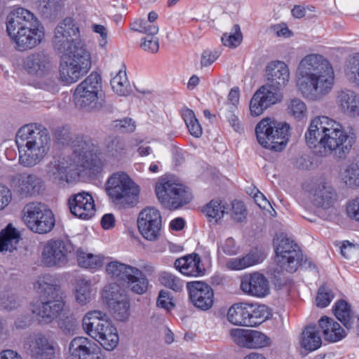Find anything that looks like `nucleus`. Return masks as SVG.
I'll list each match as a JSON object with an SVG mask.
<instances>
[{
  "label": "nucleus",
  "instance_id": "nucleus-1",
  "mask_svg": "<svg viewBox=\"0 0 359 359\" xmlns=\"http://www.w3.org/2000/svg\"><path fill=\"white\" fill-rule=\"evenodd\" d=\"M305 140L315 154H332L337 159L346 158L355 143V137L348 135L339 123L325 116H317L311 121Z\"/></svg>",
  "mask_w": 359,
  "mask_h": 359
},
{
  "label": "nucleus",
  "instance_id": "nucleus-2",
  "mask_svg": "<svg viewBox=\"0 0 359 359\" xmlns=\"http://www.w3.org/2000/svg\"><path fill=\"white\" fill-rule=\"evenodd\" d=\"M297 88L303 97L320 100L328 95L334 83L331 63L320 54H309L299 62L296 73Z\"/></svg>",
  "mask_w": 359,
  "mask_h": 359
},
{
  "label": "nucleus",
  "instance_id": "nucleus-3",
  "mask_svg": "<svg viewBox=\"0 0 359 359\" xmlns=\"http://www.w3.org/2000/svg\"><path fill=\"white\" fill-rule=\"evenodd\" d=\"M35 287L40 295V299L32 305V312L39 324L49 325L56 320L67 308L59 280L46 274L39 278Z\"/></svg>",
  "mask_w": 359,
  "mask_h": 359
},
{
  "label": "nucleus",
  "instance_id": "nucleus-4",
  "mask_svg": "<svg viewBox=\"0 0 359 359\" xmlns=\"http://www.w3.org/2000/svg\"><path fill=\"white\" fill-rule=\"evenodd\" d=\"M50 142L49 133L43 126L32 123L21 127L15 137L20 163L27 168L38 164L47 154Z\"/></svg>",
  "mask_w": 359,
  "mask_h": 359
},
{
  "label": "nucleus",
  "instance_id": "nucleus-5",
  "mask_svg": "<svg viewBox=\"0 0 359 359\" xmlns=\"http://www.w3.org/2000/svg\"><path fill=\"white\" fill-rule=\"evenodd\" d=\"M85 332L96 340L107 351H113L118 345L119 337L116 328L108 316L99 310L88 311L83 318Z\"/></svg>",
  "mask_w": 359,
  "mask_h": 359
},
{
  "label": "nucleus",
  "instance_id": "nucleus-6",
  "mask_svg": "<svg viewBox=\"0 0 359 359\" xmlns=\"http://www.w3.org/2000/svg\"><path fill=\"white\" fill-rule=\"evenodd\" d=\"M105 191L113 203L123 208L133 207L138 201L139 186L125 172H114L105 184Z\"/></svg>",
  "mask_w": 359,
  "mask_h": 359
},
{
  "label": "nucleus",
  "instance_id": "nucleus-7",
  "mask_svg": "<svg viewBox=\"0 0 359 359\" xmlns=\"http://www.w3.org/2000/svg\"><path fill=\"white\" fill-rule=\"evenodd\" d=\"M290 126L286 123L265 118L259 121L255 133L259 144L275 151H281L289 140Z\"/></svg>",
  "mask_w": 359,
  "mask_h": 359
},
{
  "label": "nucleus",
  "instance_id": "nucleus-8",
  "mask_svg": "<svg viewBox=\"0 0 359 359\" xmlns=\"http://www.w3.org/2000/svg\"><path fill=\"white\" fill-rule=\"evenodd\" d=\"M60 65V78L66 83H72L86 74L91 67L90 55L85 48L75 53L63 55Z\"/></svg>",
  "mask_w": 359,
  "mask_h": 359
},
{
  "label": "nucleus",
  "instance_id": "nucleus-9",
  "mask_svg": "<svg viewBox=\"0 0 359 359\" xmlns=\"http://www.w3.org/2000/svg\"><path fill=\"white\" fill-rule=\"evenodd\" d=\"M100 88L101 76L93 72L76 88L74 94L76 106L89 112L100 110L102 108V102L98 101Z\"/></svg>",
  "mask_w": 359,
  "mask_h": 359
},
{
  "label": "nucleus",
  "instance_id": "nucleus-10",
  "mask_svg": "<svg viewBox=\"0 0 359 359\" xmlns=\"http://www.w3.org/2000/svg\"><path fill=\"white\" fill-rule=\"evenodd\" d=\"M22 212L24 223L34 233H46L55 226L54 215L43 203H29L23 208Z\"/></svg>",
  "mask_w": 359,
  "mask_h": 359
},
{
  "label": "nucleus",
  "instance_id": "nucleus-11",
  "mask_svg": "<svg viewBox=\"0 0 359 359\" xmlns=\"http://www.w3.org/2000/svg\"><path fill=\"white\" fill-rule=\"evenodd\" d=\"M79 29L72 18H65L55 29L53 44L55 50L62 55L75 53L79 47L85 48L79 39Z\"/></svg>",
  "mask_w": 359,
  "mask_h": 359
},
{
  "label": "nucleus",
  "instance_id": "nucleus-12",
  "mask_svg": "<svg viewBox=\"0 0 359 359\" xmlns=\"http://www.w3.org/2000/svg\"><path fill=\"white\" fill-rule=\"evenodd\" d=\"M155 191L159 202L169 209L176 210L192 199L189 189L171 180H159L156 184Z\"/></svg>",
  "mask_w": 359,
  "mask_h": 359
},
{
  "label": "nucleus",
  "instance_id": "nucleus-13",
  "mask_svg": "<svg viewBox=\"0 0 359 359\" xmlns=\"http://www.w3.org/2000/svg\"><path fill=\"white\" fill-rule=\"evenodd\" d=\"M75 255V246L69 241L50 239L43 246L42 262L48 267H63Z\"/></svg>",
  "mask_w": 359,
  "mask_h": 359
},
{
  "label": "nucleus",
  "instance_id": "nucleus-14",
  "mask_svg": "<svg viewBox=\"0 0 359 359\" xmlns=\"http://www.w3.org/2000/svg\"><path fill=\"white\" fill-rule=\"evenodd\" d=\"M276 252V262L285 271L294 273L297 271L302 253L294 241L281 233L273 239Z\"/></svg>",
  "mask_w": 359,
  "mask_h": 359
},
{
  "label": "nucleus",
  "instance_id": "nucleus-15",
  "mask_svg": "<svg viewBox=\"0 0 359 359\" xmlns=\"http://www.w3.org/2000/svg\"><path fill=\"white\" fill-rule=\"evenodd\" d=\"M137 227L144 239L149 241H156L160 236L162 227V218L159 210L152 207L142 210L137 218Z\"/></svg>",
  "mask_w": 359,
  "mask_h": 359
},
{
  "label": "nucleus",
  "instance_id": "nucleus-16",
  "mask_svg": "<svg viewBox=\"0 0 359 359\" xmlns=\"http://www.w3.org/2000/svg\"><path fill=\"white\" fill-rule=\"evenodd\" d=\"M13 191L21 198L39 195L43 189V181L36 175L27 172L16 173L11 177Z\"/></svg>",
  "mask_w": 359,
  "mask_h": 359
},
{
  "label": "nucleus",
  "instance_id": "nucleus-17",
  "mask_svg": "<svg viewBox=\"0 0 359 359\" xmlns=\"http://www.w3.org/2000/svg\"><path fill=\"white\" fill-rule=\"evenodd\" d=\"M110 311L114 318L119 321H126L130 316V302L118 285H111L104 291Z\"/></svg>",
  "mask_w": 359,
  "mask_h": 359
},
{
  "label": "nucleus",
  "instance_id": "nucleus-18",
  "mask_svg": "<svg viewBox=\"0 0 359 359\" xmlns=\"http://www.w3.org/2000/svg\"><path fill=\"white\" fill-rule=\"evenodd\" d=\"M74 150L78 154L77 163L85 169L89 170L93 174L101 172L102 168L96 157V147L88 138H81Z\"/></svg>",
  "mask_w": 359,
  "mask_h": 359
},
{
  "label": "nucleus",
  "instance_id": "nucleus-19",
  "mask_svg": "<svg viewBox=\"0 0 359 359\" xmlns=\"http://www.w3.org/2000/svg\"><path fill=\"white\" fill-rule=\"evenodd\" d=\"M189 297L192 304L203 311L210 309L214 302V292L207 283L201 281L187 283Z\"/></svg>",
  "mask_w": 359,
  "mask_h": 359
},
{
  "label": "nucleus",
  "instance_id": "nucleus-20",
  "mask_svg": "<svg viewBox=\"0 0 359 359\" xmlns=\"http://www.w3.org/2000/svg\"><path fill=\"white\" fill-rule=\"evenodd\" d=\"M69 353L72 359H105L100 348L84 337H76L71 341Z\"/></svg>",
  "mask_w": 359,
  "mask_h": 359
},
{
  "label": "nucleus",
  "instance_id": "nucleus-21",
  "mask_svg": "<svg viewBox=\"0 0 359 359\" xmlns=\"http://www.w3.org/2000/svg\"><path fill=\"white\" fill-rule=\"evenodd\" d=\"M29 350L32 359H54L60 347L57 342L44 334L37 333L31 339Z\"/></svg>",
  "mask_w": 359,
  "mask_h": 359
},
{
  "label": "nucleus",
  "instance_id": "nucleus-22",
  "mask_svg": "<svg viewBox=\"0 0 359 359\" xmlns=\"http://www.w3.org/2000/svg\"><path fill=\"white\" fill-rule=\"evenodd\" d=\"M230 334L233 341L241 347L259 348L271 344L269 337L257 330L237 328L231 330Z\"/></svg>",
  "mask_w": 359,
  "mask_h": 359
},
{
  "label": "nucleus",
  "instance_id": "nucleus-23",
  "mask_svg": "<svg viewBox=\"0 0 359 359\" xmlns=\"http://www.w3.org/2000/svg\"><path fill=\"white\" fill-rule=\"evenodd\" d=\"M68 205L71 213L82 219H88L95 213L94 199L88 192L72 195L68 199Z\"/></svg>",
  "mask_w": 359,
  "mask_h": 359
},
{
  "label": "nucleus",
  "instance_id": "nucleus-24",
  "mask_svg": "<svg viewBox=\"0 0 359 359\" xmlns=\"http://www.w3.org/2000/svg\"><path fill=\"white\" fill-rule=\"evenodd\" d=\"M27 28L26 30L15 31L14 34L8 33L13 40L20 51L32 49L38 46L44 36L43 27L41 24Z\"/></svg>",
  "mask_w": 359,
  "mask_h": 359
},
{
  "label": "nucleus",
  "instance_id": "nucleus-25",
  "mask_svg": "<svg viewBox=\"0 0 359 359\" xmlns=\"http://www.w3.org/2000/svg\"><path fill=\"white\" fill-rule=\"evenodd\" d=\"M41 24L33 13L22 7L11 11L6 18L7 33L14 34L15 31L26 30L29 27Z\"/></svg>",
  "mask_w": 359,
  "mask_h": 359
},
{
  "label": "nucleus",
  "instance_id": "nucleus-26",
  "mask_svg": "<svg viewBox=\"0 0 359 359\" xmlns=\"http://www.w3.org/2000/svg\"><path fill=\"white\" fill-rule=\"evenodd\" d=\"M25 67L30 75L36 78H43L50 74V57L44 50L34 52L27 57Z\"/></svg>",
  "mask_w": 359,
  "mask_h": 359
},
{
  "label": "nucleus",
  "instance_id": "nucleus-27",
  "mask_svg": "<svg viewBox=\"0 0 359 359\" xmlns=\"http://www.w3.org/2000/svg\"><path fill=\"white\" fill-rule=\"evenodd\" d=\"M309 192L311 203L318 208L328 209L337 201L336 191L331 185L325 182L313 183Z\"/></svg>",
  "mask_w": 359,
  "mask_h": 359
},
{
  "label": "nucleus",
  "instance_id": "nucleus-28",
  "mask_svg": "<svg viewBox=\"0 0 359 359\" xmlns=\"http://www.w3.org/2000/svg\"><path fill=\"white\" fill-rule=\"evenodd\" d=\"M241 288L244 293L257 297H264L270 291L268 280L258 272L244 276L241 280Z\"/></svg>",
  "mask_w": 359,
  "mask_h": 359
},
{
  "label": "nucleus",
  "instance_id": "nucleus-29",
  "mask_svg": "<svg viewBox=\"0 0 359 359\" xmlns=\"http://www.w3.org/2000/svg\"><path fill=\"white\" fill-rule=\"evenodd\" d=\"M266 77L267 83L275 89H282L289 81V68L283 62H271L266 68Z\"/></svg>",
  "mask_w": 359,
  "mask_h": 359
},
{
  "label": "nucleus",
  "instance_id": "nucleus-30",
  "mask_svg": "<svg viewBox=\"0 0 359 359\" xmlns=\"http://www.w3.org/2000/svg\"><path fill=\"white\" fill-rule=\"evenodd\" d=\"M339 109L350 117L359 116V95L350 89L339 90L336 96Z\"/></svg>",
  "mask_w": 359,
  "mask_h": 359
},
{
  "label": "nucleus",
  "instance_id": "nucleus-31",
  "mask_svg": "<svg viewBox=\"0 0 359 359\" xmlns=\"http://www.w3.org/2000/svg\"><path fill=\"white\" fill-rule=\"evenodd\" d=\"M201 262L200 256L198 254H192L177 259L174 265L182 274L197 277L204 275L205 273V268Z\"/></svg>",
  "mask_w": 359,
  "mask_h": 359
},
{
  "label": "nucleus",
  "instance_id": "nucleus-32",
  "mask_svg": "<svg viewBox=\"0 0 359 359\" xmlns=\"http://www.w3.org/2000/svg\"><path fill=\"white\" fill-rule=\"evenodd\" d=\"M265 258L266 255L262 250L255 249L242 257L229 259L226 267L231 270H242L262 262Z\"/></svg>",
  "mask_w": 359,
  "mask_h": 359
},
{
  "label": "nucleus",
  "instance_id": "nucleus-33",
  "mask_svg": "<svg viewBox=\"0 0 359 359\" xmlns=\"http://www.w3.org/2000/svg\"><path fill=\"white\" fill-rule=\"evenodd\" d=\"M318 324L325 341L336 342L346 336V331L332 318L323 316L318 320Z\"/></svg>",
  "mask_w": 359,
  "mask_h": 359
},
{
  "label": "nucleus",
  "instance_id": "nucleus-34",
  "mask_svg": "<svg viewBox=\"0 0 359 359\" xmlns=\"http://www.w3.org/2000/svg\"><path fill=\"white\" fill-rule=\"evenodd\" d=\"M300 344L308 351H314L321 346V337L316 325H309L304 328L302 332Z\"/></svg>",
  "mask_w": 359,
  "mask_h": 359
},
{
  "label": "nucleus",
  "instance_id": "nucleus-35",
  "mask_svg": "<svg viewBox=\"0 0 359 359\" xmlns=\"http://www.w3.org/2000/svg\"><path fill=\"white\" fill-rule=\"evenodd\" d=\"M339 177L345 186L351 189L359 187V160L341 168Z\"/></svg>",
  "mask_w": 359,
  "mask_h": 359
},
{
  "label": "nucleus",
  "instance_id": "nucleus-36",
  "mask_svg": "<svg viewBox=\"0 0 359 359\" xmlns=\"http://www.w3.org/2000/svg\"><path fill=\"white\" fill-rule=\"evenodd\" d=\"M332 310L335 317L347 330L353 327L355 317L351 306L347 302L343 299L337 301L334 304Z\"/></svg>",
  "mask_w": 359,
  "mask_h": 359
},
{
  "label": "nucleus",
  "instance_id": "nucleus-37",
  "mask_svg": "<svg viewBox=\"0 0 359 359\" xmlns=\"http://www.w3.org/2000/svg\"><path fill=\"white\" fill-rule=\"evenodd\" d=\"M248 308L247 303L234 304L228 310L227 318L236 325L249 327Z\"/></svg>",
  "mask_w": 359,
  "mask_h": 359
},
{
  "label": "nucleus",
  "instance_id": "nucleus-38",
  "mask_svg": "<svg viewBox=\"0 0 359 359\" xmlns=\"http://www.w3.org/2000/svg\"><path fill=\"white\" fill-rule=\"evenodd\" d=\"M20 241L19 232L10 224L0 233V251L11 252Z\"/></svg>",
  "mask_w": 359,
  "mask_h": 359
},
{
  "label": "nucleus",
  "instance_id": "nucleus-39",
  "mask_svg": "<svg viewBox=\"0 0 359 359\" xmlns=\"http://www.w3.org/2000/svg\"><path fill=\"white\" fill-rule=\"evenodd\" d=\"M135 269V267L116 261L109 262L106 266V271L109 276L123 282L128 278V276H131Z\"/></svg>",
  "mask_w": 359,
  "mask_h": 359
},
{
  "label": "nucleus",
  "instance_id": "nucleus-40",
  "mask_svg": "<svg viewBox=\"0 0 359 359\" xmlns=\"http://www.w3.org/2000/svg\"><path fill=\"white\" fill-rule=\"evenodd\" d=\"M125 282L133 292L138 294L145 293L148 289L149 281L146 276L137 268Z\"/></svg>",
  "mask_w": 359,
  "mask_h": 359
},
{
  "label": "nucleus",
  "instance_id": "nucleus-41",
  "mask_svg": "<svg viewBox=\"0 0 359 359\" xmlns=\"http://www.w3.org/2000/svg\"><path fill=\"white\" fill-rule=\"evenodd\" d=\"M78 264L86 269H97L102 266L104 257L100 255L87 253L81 249L75 252Z\"/></svg>",
  "mask_w": 359,
  "mask_h": 359
},
{
  "label": "nucleus",
  "instance_id": "nucleus-42",
  "mask_svg": "<svg viewBox=\"0 0 359 359\" xmlns=\"http://www.w3.org/2000/svg\"><path fill=\"white\" fill-rule=\"evenodd\" d=\"M180 114L190 134L195 137H201L203 133L202 128L194 111L184 107L180 110Z\"/></svg>",
  "mask_w": 359,
  "mask_h": 359
},
{
  "label": "nucleus",
  "instance_id": "nucleus-43",
  "mask_svg": "<svg viewBox=\"0 0 359 359\" xmlns=\"http://www.w3.org/2000/svg\"><path fill=\"white\" fill-rule=\"evenodd\" d=\"M249 327H256L264 322L269 316V312L264 305L248 304Z\"/></svg>",
  "mask_w": 359,
  "mask_h": 359
},
{
  "label": "nucleus",
  "instance_id": "nucleus-44",
  "mask_svg": "<svg viewBox=\"0 0 359 359\" xmlns=\"http://www.w3.org/2000/svg\"><path fill=\"white\" fill-rule=\"evenodd\" d=\"M46 176L54 182L64 181L67 177V166L60 161L54 159L47 165Z\"/></svg>",
  "mask_w": 359,
  "mask_h": 359
},
{
  "label": "nucleus",
  "instance_id": "nucleus-45",
  "mask_svg": "<svg viewBox=\"0 0 359 359\" xmlns=\"http://www.w3.org/2000/svg\"><path fill=\"white\" fill-rule=\"evenodd\" d=\"M57 320L58 327L64 334L69 335L75 334L77 329V321L68 307Z\"/></svg>",
  "mask_w": 359,
  "mask_h": 359
},
{
  "label": "nucleus",
  "instance_id": "nucleus-46",
  "mask_svg": "<svg viewBox=\"0 0 359 359\" xmlns=\"http://www.w3.org/2000/svg\"><path fill=\"white\" fill-rule=\"evenodd\" d=\"M110 84L113 90L121 96H126L130 91L125 70H119L116 75L111 79Z\"/></svg>",
  "mask_w": 359,
  "mask_h": 359
},
{
  "label": "nucleus",
  "instance_id": "nucleus-47",
  "mask_svg": "<svg viewBox=\"0 0 359 359\" xmlns=\"http://www.w3.org/2000/svg\"><path fill=\"white\" fill-rule=\"evenodd\" d=\"M227 208L221 201L212 200L203 208V212L211 221L215 219L217 222L221 219L226 212Z\"/></svg>",
  "mask_w": 359,
  "mask_h": 359
},
{
  "label": "nucleus",
  "instance_id": "nucleus-48",
  "mask_svg": "<svg viewBox=\"0 0 359 359\" xmlns=\"http://www.w3.org/2000/svg\"><path fill=\"white\" fill-rule=\"evenodd\" d=\"M281 89H275L269 83H266L259 88L256 92H260V97L263 95V100L269 106H271L281 101L283 94L280 92Z\"/></svg>",
  "mask_w": 359,
  "mask_h": 359
},
{
  "label": "nucleus",
  "instance_id": "nucleus-49",
  "mask_svg": "<svg viewBox=\"0 0 359 359\" xmlns=\"http://www.w3.org/2000/svg\"><path fill=\"white\" fill-rule=\"evenodd\" d=\"M105 144L107 152L111 156L118 158L126 152V143L118 137H109Z\"/></svg>",
  "mask_w": 359,
  "mask_h": 359
},
{
  "label": "nucleus",
  "instance_id": "nucleus-50",
  "mask_svg": "<svg viewBox=\"0 0 359 359\" xmlns=\"http://www.w3.org/2000/svg\"><path fill=\"white\" fill-rule=\"evenodd\" d=\"M91 292L90 283L84 279L80 280L76 290V301L82 305L87 304L91 299Z\"/></svg>",
  "mask_w": 359,
  "mask_h": 359
},
{
  "label": "nucleus",
  "instance_id": "nucleus-51",
  "mask_svg": "<svg viewBox=\"0 0 359 359\" xmlns=\"http://www.w3.org/2000/svg\"><path fill=\"white\" fill-rule=\"evenodd\" d=\"M159 281L166 287L175 292H180L183 288V282L171 273L163 271L160 274Z\"/></svg>",
  "mask_w": 359,
  "mask_h": 359
},
{
  "label": "nucleus",
  "instance_id": "nucleus-52",
  "mask_svg": "<svg viewBox=\"0 0 359 359\" xmlns=\"http://www.w3.org/2000/svg\"><path fill=\"white\" fill-rule=\"evenodd\" d=\"M345 72L350 82L359 85V53H356L348 60Z\"/></svg>",
  "mask_w": 359,
  "mask_h": 359
},
{
  "label": "nucleus",
  "instance_id": "nucleus-53",
  "mask_svg": "<svg viewBox=\"0 0 359 359\" xmlns=\"http://www.w3.org/2000/svg\"><path fill=\"white\" fill-rule=\"evenodd\" d=\"M334 298L332 290L327 285H321L317 292L316 297V306L319 308L327 307Z\"/></svg>",
  "mask_w": 359,
  "mask_h": 359
},
{
  "label": "nucleus",
  "instance_id": "nucleus-54",
  "mask_svg": "<svg viewBox=\"0 0 359 359\" xmlns=\"http://www.w3.org/2000/svg\"><path fill=\"white\" fill-rule=\"evenodd\" d=\"M289 113L295 118L302 119L306 116V106L305 103L299 98L292 99L288 104Z\"/></svg>",
  "mask_w": 359,
  "mask_h": 359
},
{
  "label": "nucleus",
  "instance_id": "nucleus-55",
  "mask_svg": "<svg viewBox=\"0 0 359 359\" xmlns=\"http://www.w3.org/2000/svg\"><path fill=\"white\" fill-rule=\"evenodd\" d=\"M131 29L147 35H154L158 33V27L154 24H150L145 20H137L130 25Z\"/></svg>",
  "mask_w": 359,
  "mask_h": 359
},
{
  "label": "nucleus",
  "instance_id": "nucleus-56",
  "mask_svg": "<svg viewBox=\"0 0 359 359\" xmlns=\"http://www.w3.org/2000/svg\"><path fill=\"white\" fill-rule=\"evenodd\" d=\"M61 8V0H43L41 12L46 18L55 16Z\"/></svg>",
  "mask_w": 359,
  "mask_h": 359
},
{
  "label": "nucleus",
  "instance_id": "nucleus-57",
  "mask_svg": "<svg viewBox=\"0 0 359 359\" xmlns=\"http://www.w3.org/2000/svg\"><path fill=\"white\" fill-rule=\"evenodd\" d=\"M235 32L232 34L225 33L222 37V42L224 46L227 47H237L242 41V33L238 25L233 26Z\"/></svg>",
  "mask_w": 359,
  "mask_h": 359
},
{
  "label": "nucleus",
  "instance_id": "nucleus-58",
  "mask_svg": "<svg viewBox=\"0 0 359 359\" xmlns=\"http://www.w3.org/2000/svg\"><path fill=\"white\" fill-rule=\"evenodd\" d=\"M259 95H261V91L256 92L250 100V110L252 116H259L269 107L262 100L263 95L260 97Z\"/></svg>",
  "mask_w": 359,
  "mask_h": 359
},
{
  "label": "nucleus",
  "instance_id": "nucleus-59",
  "mask_svg": "<svg viewBox=\"0 0 359 359\" xmlns=\"http://www.w3.org/2000/svg\"><path fill=\"white\" fill-rule=\"evenodd\" d=\"M283 271L285 270L277 264V266L273 269L272 273L274 285L278 289L290 284V279L284 273Z\"/></svg>",
  "mask_w": 359,
  "mask_h": 359
},
{
  "label": "nucleus",
  "instance_id": "nucleus-60",
  "mask_svg": "<svg viewBox=\"0 0 359 359\" xmlns=\"http://www.w3.org/2000/svg\"><path fill=\"white\" fill-rule=\"evenodd\" d=\"M231 205L232 219L237 222H241L246 217V208L244 203L239 201H234Z\"/></svg>",
  "mask_w": 359,
  "mask_h": 359
},
{
  "label": "nucleus",
  "instance_id": "nucleus-61",
  "mask_svg": "<svg viewBox=\"0 0 359 359\" xmlns=\"http://www.w3.org/2000/svg\"><path fill=\"white\" fill-rule=\"evenodd\" d=\"M172 299V297L168 291L161 290L157 298L156 305L158 307L164 309L166 311H170L175 306Z\"/></svg>",
  "mask_w": 359,
  "mask_h": 359
},
{
  "label": "nucleus",
  "instance_id": "nucleus-62",
  "mask_svg": "<svg viewBox=\"0 0 359 359\" xmlns=\"http://www.w3.org/2000/svg\"><path fill=\"white\" fill-rule=\"evenodd\" d=\"M221 51L215 49H205L203 51L201 57V67H209L220 56Z\"/></svg>",
  "mask_w": 359,
  "mask_h": 359
},
{
  "label": "nucleus",
  "instance_id": "nucleus-63",
  "mask_svg": "<svg viewBox=\"0 0 359 359\" xmlns=\"http://www.w3.org/2000/svg\"><path fill=\"white\" fill-rule=\"evenodd\" d=\"M143 41L140 44V47L145 51L152 53H157L159 48L158 40L154 37V35H147L142 39Z\"/></svg>",
  "mask_w": 359,
  "mask_h": 359
},
{
  "label": "nucleus",
  "instance_id": "nucleus-64",
  "mask_svg": "<svg viewBox=\"0 0 359 359\" xmlns=\"http://www.w3.org/2000/svg\"><path fill=\"white\" fill-rule=\"evenodd\" d=\"M346 212L351 219L359 222V197H357L348 203Z\"/></svg>",
  "mask_w": 359,
  "mask_h": 359
}]
</instances>
